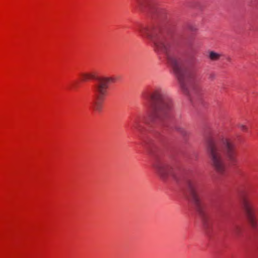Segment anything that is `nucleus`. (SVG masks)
Returning <instances> with one entry per match:
<instances>
[{
  "label": "nucleus",
  "instance_id": "3",
  "mask_svg": "<svg viewBox=\"0 0 258 258\" xmlns=\"http://www.w3.org/2000/svg\"><path fill=\"white\" fill-rule=\"evenodd\" d=\"M206 143L212 167L219 175L225 176L228 169L222 153L230 165H236L238 153L236 145L229 137H222L218 142H216L211 136L206 138Z\"/></svg>",
  "mask_w": 258,
  "mask_h": 258
},
{
  "label": "nucleus",
  "instance_id": "2",
  "mask_svg": "<svg viewBox=\"0 0 258 258\" xmlns=\"http://www.w3.org/2000/svg\"><path fill=\"white\" fill-rule=\"evenodd\" d=\"M143 97L149 103V108L145 116H136L132 124V129L140 134H143L145 127L143 124L151 126L168 117L172 107L171 99L161 90L156 89L145 93Z\"/></svg>",
  "mask_w": 258,
  "mask_h": 258
},
{
  "label": "nucleus",
  "instance_id": "5",
  "mask_svg": "<svg viewBox=\"0 0 258 258\" xmlns=\"http://www.w3.org/2000/svg\"><path fill=\"white\" fill-rule=\"evenodd\" d=\"M188 198L194 204L197 211L203 218L204 227L209 230L212 226L211 222L205 213L204 205L201 199V195L203 190V184L198 177H194L187 181Z\"/></svg>",
  "mask_w": 258,
  "mask_h": 258
},
{
  "label": "nucleus",
  "instance_id": "10",
  "mask_svg": "<svg viewBox=\"0 0 258 258\" xmlns=\"http://www.w3.org/2000/svg\"><path fill=\"white\" fill-rule=\"evenodd\" d=\"M233 233L236 235H240L242 232V228L240 226H235L233 230Z\"/></svg>",
  "mask_w": 258,
  "mask_h": 258
},
{
  "label": "nucleus",
  "instance_id": "9",
  "mask_svg": "<svg viewBox=\"0 0 258 258\" xmlns=\"http://www.w3.org/2000/svg\"><path fill=\"white\" fill-rule=\"evenodd\" d=\"M222 55L214 51H210L209 54V58L212 61H217L220 59Z\"/></svg>",
  "mask_w": 258,
  "mask_h": 258
},
{
  "label": "nucleus",
  "instance_id": "7",
  "mask_svg": "<svg viewBox=\"0 0 258 258\" xmlns=\"http://www.w3.org/2000/svg\"><path fill=\"white\" fill-rule=\"evenodd\" d=\"M153 166L157 172L162 178H166L168 176H171L173 178L176 179L173 169L161 158L156 157Z\"/></svg>",
  "mask_w": 258,
  "mask_h": 258
},
{
  "label": "nucleus",
  "instance_id": "1",
  "mask_svg": "<svg viewBox=\"0 0 258 258\" xmlns=\"http://www.w3.org/2000/svg\"><path fill=\"white\" fill-rule=\"evenodd\" d=\"M136 30L140 34L151 40L155 48L164 53L169 65L172 68L183 92L189 95L191 99H199L201 89L197 84V76L192 68L188 67L185 61L177 55L175 45L177 36L173 31L164 32L153 24H139Z\"/></svg>",
  "mask_w": 258,
  "mask_h": 258
},
{
  "label": "nucleus",
  "instance_id": "14",
  "mask_svg": "<svg viewBox=\"0 0 258 258\" xmlns=\"http://www.w3.org/2000/svg\"><path fill=\"white\" fill-rule=\"evenodd\" d=\"M189 29L191 30V31H195L196 30V28L194 27H189Z\"/></svg>",
  "mask_w": 258,
  "mask_h": 258
},
{
  "label": "nucleus",
  "instance_id": "12",
  "mask_svg": "<svg viewBox=\"0 0 258 258\" xmlns=\"http://www.w3.org/2000/svg\"><path fill=\"white\" fill-rule=\"evenodd\" d=\"M144 143L146 144V145L147 146V147L149 149L151 146V143H150V142H149L148 141H146V140H144Z\"/></svg>",
  "mask_w": 258,
  "mask_h": 258
},
{
  "label": "nucleus",
  "instance_id": "11",
  "mask_svg": "<svg viewBox=\"0 0 258 258\" xmlns=\"http://www.w3.org/2000/svg\"><path fill=\"white\" fill-rule=\"evenodd\" d=\"M238 127L240 129L241 131H242L243 132H247V131H248L247 126L245 125L239 124L238 125Z\"/></svg>",
  "mask_w": 258,
  "mask_h": 258
},
{
  "label": "nucleus",
  "instance_id": "6",
  "mask_svg": "<svg viewBox=\"0 0 258 258\" xmlns=\"http://www.w3.org/2000/svg\"><path fill=\"white\" fill-rule=\"evenodd\" d=\"M241 200L243 210L249 224L252 228L256 229L258 227V211L252 200L246 194H243L241 196Z\"/></svg>",
  "mask_w": 258,
  "mask_h": 258
},
{
  "label": "nucleus",
  "instance_id": "13",
  "mask_svg": "<svg viewBox=\"0 0 258 258\" xmlns=\"http://www.w3.org/2000/svg\"><path fill=\"white\" fill-rule=\"evenodd\" d=\"M180 132H181V133L183 135H185V132L184 131V130L182 128H180Z\"/></svg>",
  "mask_w": 258,
  "mask_h": 258
},
{
  "label": "nucleus",
  "instance_id": "8",
  "mask_svg": "<svg viewBox=\"0 0 258 258\" xmlns=\"http://www.w3.org/2000/svg\"><path fill=\"white\" fill-rule=\"evenodd\" d=\"M140 9L142 11L149 10L151 13L155 11L161 18H166L169 14L168 10L165 9L155 10L156 0H136Z\"/></svg>",
  "mask_w": 258,
  "mask_h": 258
},
{
  "label": "nucleus",
  "instance_id": "4",
  "mask_svg": "<svg viewBox=\"0 0 258 258\" xmlns=\"http://www.w3.org/2000/svg\"><path fill=\"white\" fill-rule=\"evenodd\" d=\"M83 81L95 80L93 87L94 100L92 104V110L97 113H100L103 108V105L108 95L110 85L116 82V79L112 77H97L93 73H84L81 75Z\"/></svg>",
  "mask_w": 258,
  "mask_h": 258
}]
</instances>
